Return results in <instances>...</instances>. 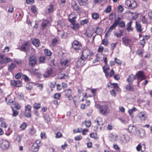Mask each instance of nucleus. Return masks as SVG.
<instances>
[{"mask_svg":"<svg viewBox=\"0 0 152 152\" xmlns=\"http://www.w3.org/2000/svg\"><path fill=\"white\" fill-rule=\"evenodd\" d=\"M76 17L75 16L74 17H72V18H69L68 20L72 24H73V23H75L76 20L75 19L76 18Z\"/></svg>","mask_w":152,"mask_h":152,"instance_id":"obj_46","label":"nucleus"},{"mask_svg":"<svg viewBox=\"0 0 152 152\" xmlns=\"http://www.w3.org/2000/svg\"><path fill=\"white\" fill-rule=\"evenodd\" d=\"M13 111V113L12 115L14 117H15L17 116L18 114V112L16 110H14L13 109H12Z\"/></svg>","mask_w":152,"mask_h":152,"instance_id":"obj_59","label":"nucleus"},{"mask_svg":"<svg viewBox=\"0 0 152 152\" xmlns=\"http://www.w3.org/2000/svg\"><path fill=\"white\" fill-rule=\"evenodd\" d=\"M93 53L89 50L86 49L83 51L81 56L84 59L89 60L91 59V57L93 56Z\"/></svg>","mask_w":152,"mask_h":152,"instance_id":"obj_4","label":"nucleus"},{"mask_svg":"<svg viewBox=\"0 0 152 152\" xmlns=\"http://www.w3.org/2000/svg\"><path fill=\"white\" fill-rule=\"evenodd\" d=\"M22 138V136H21L18 135L16 136L15 140L19 142L21 141Z\"/></svg>","mask_w":152,"mask_h":152,"instance_id":"obj_48","label":"nucleus"},{"mask_svg":"<svg viewBox=\"0 0 152 152\" xmlns=\"http://www.w3.org/2000/svg\"><path fill=\"white\" fill-rule=\"evenodd\" d=\"M142 146L140 144H139L136 147V149L137 151H140L142 150Z\"/></svg>","mask_w":152,"mask_h":152,"instance_id":"obj_58","label":"nucleus"},{"mask_svg":"<svg viewBox=\"0 0 152 152\" xmlns=\"http://www.w3.org/2000/svg\"><path fill=\"white\" fill-rule=\"evenodd\" d=\"M74 10H75L77 12H79L80 10V7L77 5H75V6H72Z\"/></svg>","mask_w":152,"mask_h":152,"instance_id":"obj_39","label":"nucleus"},{"mask_svg":"<svg viewBox=\"0 0 152 152\" xmlns=\"http://www.w3.org/2000/svg\"><path fill=\"white\" fill-rule=\"evenodd\" d=\"M123 33V31L120 30L119 31L115 32L114 33V35L116 36L117 38H120L122 36Z\"/></svg>","mask_w":152,"mask_h":152,"instance_id":"obj_25","label":"nucleus"},{"mask_svg":"<svg viewBox=\"0 0 152 152\" xmlns=\"http://www.w3.org/2000/svg\"><path fill=\"white\" fill-rule=\"evenodd\" d=\"M136 28L137 31L138 32H141L143 30L141 24L137 21H136Z\"/></svg>","mask_w":152,"mask_h":152,"instance_id":"obj_21","label":"nucleus"},{"mask_svg":"<svg viewBox=\"0 0 152 152\" xmlns=\"http://www.w3.org/2000/svg\"><path fill=\"white\" fill-rule=\"evenodd\" d=\"M32 43L36 47H39L40 44L39 39H34L32 40Z\"/></svg>","mask_w":152,"mask_h":152,"instance_id":"obj_23","label":"nucleus"},{"mask_svg":"<svg viewBox=\"0 0 152 152\" xmlns=\"http://www.w3.org/2000/svg\"><path fill=\"white\" fill-rule=\"evenodd\" d=\"M53 7L54 6L52 4H50L49 7L48 9V12L49 13H50L52 12L53 10Z\"/></svg>","mask_w":152,"mask_h":152,"instance_id":"obj_43","label":"nucleus"},{"mask_svg":"<svg viewBox=\"0 0 152 152\" xmlns=\"http://www.w3.org/2000/svg\"><path fill=\"white\" fill-rule=\"evenodd\" d=\"M102 118L100 117H98L94 121V123L96 125L94 127V130L96 131L99 129L100 130L102 128V126L103 125L102 122Z\"/></svg>","mask_w":152,"mask_h":152,"instance_id":"obj_3","label":"nucleus"},{"mask_svg":"<svg viewBox=\"0 0 152 152\" xmlns=\"http://www.w3.org/2000/svg\"><path fill=\"white\" fill-rule=\"evenodd\" d=\"M52 72V69L51 68L47 69L43 75L45 77H49L51 74Z\"/></svg>","mask_w":152,"mask_h":152,"instance_id":"obj_19","label":"nucleus"},{"mask_svg":"<svg viewBox=\"0 0 152 152\" xmlns=\"http://www.w3.org/2000/svg\"><path fill=\"white\" fill-rule=\"evenodd\" d=\"M40 104L35 103L34 105V109L37 110L40 108Z\"/></svg>","mask_w":152,"mask_h":152,"instance_id":"obj_47","label":"nucleus"},{"mask_svg":"<svg viewBox=\"0 0 152 152\" xmlns=\"http://www.w3.org/2000/svg\"><path fill=\"white\" fill-rule=\"evenodd\" d=\"M142 23L147 24L148 23V19L144 16H143L142 18Z\"/></svg>","mask_w":152,"mask_h":152,"instance_id":"obj_44","label":"nucleus"},{"mask_svg":"<svg viewBox=\"0 0 152 152\" xmlns=\"http://www.w3.org/2000/svg\"><path fill=\"white\" fill-rule=\"evenodd\" d=\"M88 19H85L80 21V24L81 25H84L86 24H88Z\"/></svg>","mask_w":152,"mask_h":152,"instance_id":"obj_40","label":"nucleus"},{"mask_svg":"<svg viewBox=\"0 0 152 152\" xmlns=\"http://www.w3.org/2000/svg\"><path fill=\"white\" fill-rule=\"evenodd\" d=\"M22 78L26 82H28L30 81V79L28 77L25 75H23L22 76Z\"/></svg>","mask_w":152,"mask_h":152,"instance_id":"obj_51","label":"nucleus"},{"mask_svg":"<svg viewBox=\"0 0 152 152\" xmlns=\"http://www.w3.org/2000/svg\"><path fill=\"white\" fill-rule=\"evenodd\" d=\"M136 75L138 80V84L141 81L145 79V77L142 71H139L136 74Z\"/></svg>","mask_w":152,"mask_h":152,"instance_id":"obj_9","label":"nucleus"},{"mask_svg":"<svg viewBox=\"0 0 152 152\" xmlns=\"http://www.w3.org/2000/svg\"><path fill=\"white\" fill-rule=\"evenodd\" d=\"M118 43V42H117L115 43H112L110 45H111V48L112 50H113L115 48V47L117 44Z\"/></svg>","mask_w":152,"mask_h":152,"instance_id":"obj_56","label":"nucleus"},{"mask_svg":"<svg viewBox=\"0 0 152 152\" xmlns=\"http://www.w3.org/2000/svg\"><path fill=\"white\" fill-rule=\"evenodd\" d=\"M61 94L59 93L56 94H54V98L56 99H59L61 96Z\"/></svg>","mask_w":152,"mask_h":152,"instance_id":"obj_63","label":"nucleus"},{"mask_svg":"<svg viewBox=\"0 0 152 152\" xmlns=\"http://www.w3.org/2000/svg\"><path fill=\"white\" fill-rule=\"evenodd\" d=\"M10 83L11 84V85L12 86H14L16 87H20V86H18L17 85H16V81L15 80H11L10 81Z\"/></svg>","mask_w":152,"mask_h":152,"instance_id":"obj_55","label":"nucleus"},{"mask_svg":"<svg viewBox=\"0 0 152 152\" xmlns=\"http://www.w3.org/2000/svg\"><path fill=\"white\" fill-rule=\"evenodd\" d=\"M30 46V45L29 43L28 42H26L22 45L19 49L22 51L26 52L28 50Z\"/></svg>","mask_w":152,"mask_h":152,"instance_id":"obj_11","label":"nucleus"},{"mask_svg":"<svg viewBox=\"0 0 152 152\" xmlns=\"http://www.w3.org/2000/svg\"><path fill=\"white\" fill-rule=\"evenodd\" d=\"M31 106L29 105H28L27 106H25V111H28L31 112Z\"/></svg>","mask_w":152,"mask_h":152,"instance_id":"obj_52","label":"nucleus"},{"mask_svg":"<svg viewBox=\"0 0 152 152\" xmlns=\"http://www.w3.org/2000/svg\"><path fill=\"white\" fill-rule=\"evenodd\" d=\"M111 10V6H108L105 10V12L107 13H109Z\"/></svg>","mask_w":152,"mask_h":152,"instance_id":"obj_49","label":"nucleus"},{"mask_svg":"<svg viewBox=\"0 0 152 152\" xmlns=\"http://www.w3.org/2000/svg\"><path fill=\"white\" fill-rule=\"evenodd\" d=\"M58 39L57 38H54L52 40V45L53 46H55L58 43Z\"/></svg>","mask_w":152,"mask_h":152,"instance_id":"obj_34","label":"nucleus"},{"mask_svg":"<svg viewBox=\"0 0 152 152\" xmlns=\"http://www.w3.org/2000/svg\"><path fill=\"white\" fill-rule=\"evenodd\" d=\"M22 75V73H18L17 74L15 75V77L17 79H19L21 77Z\"/></svg>","mask_w":152,"mask_h":152,"instance_id":"obj_62","label":"nucleus"},{"mask_svg":"<svg viewBox=\"0 0 152 152\" xmlns=\"http://www.w3.org/2000/svg\"><path fill=\"white\" fill-rule=\"evenodd\" d=\"M37 60L34 56H31L29 57V63L30 66H34L37 64Z\"/></svg>","mask_w":152,"mask_h":152,"instance_id":"obj_13","label":"nucleus"},{"mask_svg":"<svg viewBox=\"0 0 152 152\" xmlns=\"http://www.w3.org/2000/svg\"><path fill=\"white\" fill-rule=\"evenodd\" d=\"M136 79V76L133 75H130L129 76V77L127 79V80L129 84H132L133 81Z\"/></svg>","mask_w":152,"mask_h":152,"instance_id":"obj_22","label":"nucleus"},{"mask_svg":"<svg viewBox=\"0 0 152 152\" xmlns=\"http://www.w3.org/2000/svg\"><path fill=\"white\" fill-rule=\"evenodd\" d=\"M128 129L131 133H135L137 132L136 127L134 125H130L128 128Z\"/></svg>","mask_w":152,"mask_h":152,"instance_id":"obj_17","label":"nucleus"},{"mask_svg":"<svg viewBox=\"0 0 152 152\" xmlns=\"http://www.w3.org/2000/svg\"><path fill=\"white\" fill-rule=\"evenodd\" d=\"M132 23V22L130 21L126 24L127 28L126 29L128 32L132 31L133 30L132 28L131 27Z\"/></svg>","mask_w":152,"mask_h":152,"instance_id":"obj_24","label":"nucleus"},{"mask_svg":"<svg viewBox=\"0 0 152 152\" xmlns=\"http://www.w3.org/2000/svg\"><path fill=\"white\" fill-rule=\"evenodd\" d=\"M1 142L0 143L1 144V147L3 149H7L9 147V142L6 140H4L3 139H1Z\"/></svg>","mask_w":152,"mask_h":152,"instance_id":"obj_8","label":"nucleus"},{"mask_svg":"<svg viewBox=\"0 0 152 152\" xmlns=\"http://www.w3.org/2000/svg\"><path fill=\"white\" fill-rule=\"evenodd\" d=\"M45 60V57L44 56H41L39 59V61L41 63H43L44 62Z\"/></svg>","mask_w":152,"mask_h":152,"instance_id":"obj_53","label":"nucleus"},{"mask_svg":"<svg viewBox=\"0 0 152 152\" xmlns=\"http://www.w3.org/2000/svg\"><path fill=\"white\" fill-rule=\"evenodd\" d=\"M130 84H129L125 86V87L127 91H132L134 90V88L132 86L130 85Z\"/></svg>","mask_w":152,"mask_h":152,"instance_id":"obj_29","label":"nucleus"},{"mask_svg":"<svg viewBox=\"0 0 152 152\" xmlns=\"http://www.w3.org/2000/svg\"><path fill=\"white\" fill-rule=\"evenodd\" d=\"M32 71L34 74L36 75H38V77H40L41 75L38 72H37V69H32Z\"/></svg>","mask_w":152,"mask_h":152,"instance_id":"obj_45","label":"nucleus"},{"mask_svg":"<svg viewBox=\"0 0 152 152\" xmlns=\"http://www.w3.org/2000/svg\"><path fill=\"white\" fill-rule=\"evenodd\" d=\"M72 28L74 30H77L79 29L80 27V25L78 23H75L72 24Z\"/></svg>","mask_w":152,"mask_h":152,"instance_id":"obj_28","label":"nucleus"},{"mask_svg":"<svg viewBox=\"0 0 152 152\" xmlns=\"http://www.w3.org/2000/svg\"><path fill=\"white\" fill-rule=\"evenodd\" d=\"M122 42L123 44L126 46L130 47V43L131 42V40L127 37H123L122 38Z\"/></svg>","mask_w":152,"mask_h":152,"instance_id":"obj_14","label":"nucleus"},{"mask_svg":"<svg viewBox=\"0 0 152 152\" xmlns=\"http://www.w3.org/2000/svg\"><path fill=\"white\" fill-rule=\"evenodd\" d=\"M143 51L142 49H139L137 51V53L140 56H143Z\"/></svg>","mask_w":152,"mask_h":152,"instance_id":"obj_37","label":"nucleus"},{"mask_svg":"<svg viewBox=\"0 0 152 152\" xmlns=\"http://www.w3.org/2000/svg\"><path fill=\"white\" fill-rule=\"evenodd\" d=\"M24 115L27 118H30L31 117V112L28 111H25L24 112Z\"/></svg>","mask_w":152,"mask_h":152,"instance_id":"obj_36","label":"nucleus"},{"mask_svg":"<svg viewBox=\"0 0 152 152\" xmlns=\"http://www.w3.org/2000/svg\"><path fill=\"white\" fill-rule=\"evenodd\" d=\"M82 124L83 125H85L87 127H89L91 124V122L90 121H86L83 123Z\"/></svg>","mask_w":152,"mask_h":152,"instance_id":"obj_33","label":"nucleus"},{"mask_svg":"<svg viewBox=\"0 0 152 152\" xmlns=\"http://www.w3.org/2000/svg\"><path fill=\"white\" fill-rule=\"evenodd\" d=\"M88 0H77V2L81 6H85L87 3Z\"/></svg>","mask_w":152,"mask_h":152,"instance_id":"obj_26","label":"nucleus"},{"mask_svg":"<svg viewBox=\"0 0 152 152\" xmlns=\"http://www.w3.org/2000/svg\"><path fill=\"white\" fill-rule=\"evenodd\" d=\"M65 95L67 96L71 95L72 94V91L70 89H66L64 91Z\"/></svg>","mask_w":152,"mask_h":152,"instance_id":"obj_41","label":"nucleus"},{"mask_svg":"<svg viewBox=\"0 0 152 152\" xmlns=\"http://www.w3.org/2000/svg\"><path fill=\"white\" fill-rule=\"evenodd\" d=\"M118 25V24H117V23H116L114 22L113 24L108 29L109 30L112 31L113 29L115 28Z\"/></svg>","mask_w":152,"mask_h":152,"instance_id":"obj_32","label":"nucleus"},{"mask_svg":"<svg viewBox=\"0 0 152 152\" xmlns=\"http://www.w3.org/2000/svg\"><path fill=\"white\" fill-rule=\"evenodd\" d=\"M92 17L93 19H97L99 18V15L98 13H94L92 14Z\"/></svg>","mask_w":152,"mask_h":152,"instance_id":"obj_38","label":"nucleus"},{"mask_svg":"<svg viewBox=\"0 0 152 152\" xmlns=\"http://www.w3.org/2000/svg\"><path fill=\"white\" fill-rule=\"evenodd\" d=\"M12 61L11 58L5 56L4 55H0V63L1 64H7Z\"/></svg>","mask_w":152,"mask_h":152,"instance_id":"obj_7","label":"nucleus"},{"mask_svg":"<svg viewBox=\"0 0 152 152\" xmlns=\"http://www.w3.org/2000/svg\"><path fill=\"white\" fill-rule=\"evenodd\" d=\"M16 66V64L13 63H12L8 64V70L10 72H12Z\"/></svg>","mask_w":152,"mask_h":152,"instance_id":"obj_18","label":"nucleus"},{"mask_svg":"<svg viewBox=\"0 0 152 152\" xmlns=\"http://www.w3.org/2000/svg\"><path fill=\"white\" fill-rule=\"evenodd\" d=\"M113 147L114 148L118 151H120V148L116 144H114Z\"/></svg>","mask_w":152,"mask_h":152,"instance_id":"obj_57","label":"nucleus"},{"mask_svg":"<svg viewBox=\"0 0 152 152\" xmlns=\"http://www.w3.org/2000/svg\"><path fill=\"white\" fill-rule=\"evenodd\" d=\"M103 32L102 29L100 28L97 27L96 31V33L97 34L101 35Z\"/></svg>","mask_w":152,"mask_h":152,"instance_id":"obj_30","label":"nucleus"},{"mask_svg":"<svg viewBox=\"0 0 152 152\" xmlns=\"http://www.w3.org/2000/svg\"><path fill=\"white\" fill-rule=\"evenodd\" d=\"M125 4L126 5L132 9L135 8L137 6V3L134 0H126Z\"/></svg>","mask_w":152,"mask_h":152,"instance_id":"obj_6","label":"nucleus"},{"mask_svg":"<svg viewBox=\"0 0 152 152\" xmlns=\"http://www.w3.org/2000/svg\"><path fill=\"white\" fill-rule=\"evenodd\" d=\"M137 110V109L135 107H133L131 109H129L128 111V113L131 117L132 118L133 116L132 113Z\"/></svg>","mask_w":152,"mask_h":152,"instance_id":"obj_27","label":"nucleus"},{"mask_svg":"<svg viewBox=\"0 0 152 152\" xmlns=\"http://www.w3.org/2000/svg\"><path fill=\"white\" fill-rule=\"evenodd\" d=\"M44 53L45 54L48 56H50L51 55L50 51L47 49H46L44 50Z\"/></svg>","mask_w":152,"mask_h":152,"instance_id":"obj_42","label":"nucleus"},{"mask_svg":"<svg viewBox=\"0 0 152 152\" xmlns=\"http://www.w3.org/2000/svg\"><path fill=\"white\" fill-rule=\"evenodd\" d=\"M103 72L105 73V76L107 78H108V77L109 76V73L107 72V69H109V68L107 67V68H105V66H104L103 67Z\"/></svg>","mask_w":152,"mask_h":152,"instance_id":"obj_31","label":"nucleus"},{"mask_svg":"<svg viewBox=\"0 0 152 152\" xmlns=\"http://www.w3.org/2000/svg\"><path fill=\"white\" fill-rule=\"evenodd\" d=\"M26 124L25 123H23V124H22L20 126V128L22 129H24L26 127Z\"/></svg>","mask_w":152,"mask_h":152,"instance_id":"obj_60","label":"nucleus"},{"mask_svg":"<svg viewBox=\"0 0 152 152\" xmlns=\"http://www.w3.org/2000/svg\"><path fill=\"white\" fill-rule=\"evenodd\" d=\"M140 136L141 137H143L145 135V131L143 129L140 130L139 131Z\"/></svg>","mask_w":152,"mask_h":152,"instance_id":"obj_35","label":"nucleus"},{"mask_svg":"<svg viewBox=\"0 0 152 152\" xmlns=\"http://www.w3.org/2000/svg\"><path fill=\"white\" fill-rule=\"evenodd\" d=\"M72 47L75 50H80L82 48L81 43L77 40H75L72 43Z\"/></svg>","mask_w":152,"mask_h":152,"instance_id":"obj_10","label":"nucleus"},{"mask_svg":"<svg viewBox=\"0 0 152 152\" xmlns=\"http://www.w3.org/2000/svg\"><path fill=\"white\" fill-rule=\"evenodd\" d=\"M61 64L64 67L68 66L69 64V61L67 59L62 60L61 61Z\"/></svg>","mask_w":152,"mask_h":152,"instance_id":"obj_20","label":"nucleus"},{"mask_svg":"<svg viewBox=\"0 0 152 152\" xmlns=\"http://www.w3.org/2000/svg\"><path fill=\"white\" fill-rule=\"evenodd\" d=\"M118 25H119V26L121 28H124L125 26V23L123 21H122L120 23L119 22Z\"/></svg>","mask_w":152,"mask_h":152,"instance_id":"obj_50","label":"nucleus"},{"mask_svg":"<svg viewBox=\"0 0 152 152\" xmlns=\"http://www.w3.org/2000/svg\"><path fill=\"white\" fill-rule=\"evenodd\" d=\"M87 60V59H84V58H82L81 56L80 59L77 61V64L74 67V69L77 72V73L78 75L80 73L79 71L81 70V69L79 68V67L84 65L86 63Z\"/></svg>","mask_w":152,"mask_h":152,"instance_id":"obj_1","label":"nucleus"},{"mask_svg":"<svg viewBox=\"0 0 152 152\" xmlns=\"http://www.w3.org/2000/svg\"><path fill=\"white\" fill-rule=\"evenodd\" d=\"M40 142L41 141L40 140H36L33 144L32 149L34 151L36 152L39 150Z\"/></svg>","mask_w":152,"mask_h":152,"instance_id":"obj_12","label":"nucleus"},{"mask_svg":"<svg viewBox=\"0 0 152 152\" xmlns=\"http://www.w3.org/2000/svg\"><path fill=\"white\" fill-rule=\"evenodd\" d=\"M138 116L141 121H145L147 118V115L145 112H141L138 114Z\"/></svg>","mask_w":152,"mask_h":152,"instance_id":"obj_15","label":"nucleus"},{"mask_svg":"<svg viewBox=\"0 0 152 152\" xmlns=\"http://www.w3.org/2000/svg\"><path fill=\"white\" fill-rule=\"evenodd\" d=\"M31 11L34 13H35L37 12L36 7L34 6H32L31 8Z\"/></svg>","mask_w":152,"mask_h":152,"instance_id":"obj_64","label":"nucleus"},{"mask_svg":"<svg viewBox=\"0 0 152 152\" xmlns=\"http://www.w3.org/2000/svg\"><path fill=\"white\" fill-rule=\"evenodd\" d=\"M50 23V22L48 20H43L41 24L40 28L41 29L43 30L45 29L47 27L48 25Z\"/></svg>","mask_w":152,"mask_h":152,"instance_id":"obj_16","label":"nucleus"},{"mask_svg":"<svg viewBox=\"0 0 152 152\" xmlns=\"http://www.w3.org/2000/svg\"><path fill=\"white\" fill-rule=\"evenodd\" d=\"M130 137L128 134H125L121 135L119 139V142L122 145H125L129 141Z\"/></svg>","mask_w":152,"mask_h":152,"instance_id":"obj_5","label":"nucleus"},{"mask_svg":"<svg viewBox=\"0 0 152 152\" xmlns=\"http://www.w3.org/2000/svg\"><path fill=\"white\" fill-rule=\"evenodd\" d=\"M104 59V62L105 65L104 66H105V68H107V57L103 58L102 59H100L102 61Z\"/></svg>","mask_w":152,"mask_h":152,"instance_id":"obj_54","label":"nucleus"},{"mask_svg":"<svg viewBox=\"0 0 152 152\" xmlns=\"http://www.w3.org/2000/svg\"><path fill=\"white\" fill-rule=\"evenodd\" d=\"M98 108L100 113L103 115H107L109 113L110 109L107 105H98Z\"/></svg>","mask_w":152,"mask_h":152,"instance_id":"obj_2","label":"nucleus"},{"mask_svg":"<svg viewBox=\"0 0 152 152\" xmlns=\"http://www.w3.org/2000/svg\"><path fill=\"white\" fill-rule=\"evenodd\" d=\"M118 12L119 13L121 12L123 10V8L122 6L121 5H119L118 8Z\"/></svg>","mask_w":152,"mask_h":152,"instance_id":"obj_61","label":"nucleus"}]
</instances>
